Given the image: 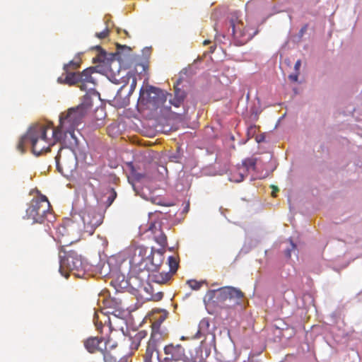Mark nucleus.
Wrapping results in <instances>:
<instances>
[{"instance_id": "38", "label": "nucleus", "mask_w": 362, "mask_h": 362, "mask_svg": "<svg viewBox=\"0 0 362 362\" xmlns=\"http://www.w3.org/2000/svg\"><path fill=\"white\" fill-rule=\"evenodd\" d=\"M160 298H162V296H163V294H162V293H160Z\"/></svg>"}, {"instance_id": "3", "label": "nucleus", "mask_w": 362, "mask_h": 362, "mask_svg": "<svg viewBox=\"0 0 362 362\" xmlns=\"http://www.w3.org/2000/svg\"><path fill=\"white\" fill-rule=\"evenodd\" d=\"M156 346L155 334L152 333L147 344L144 362H190L185 348L180 344L172 343L165 346L163 351L165 356L163 360L160 359Z\"/></svg>"}, {"instance_id": "12", "label": "nucleus", "mask_w": 362, "mask_h": 362, "mask_svg": "<svg viewBox=\"0 0 362 362\" xmlns=\"http://www.w3.org/2000/svg\"><path fill=\"white\" fill-rule=\"evenodd\" d=\"M105 342L103 337H90L83 341V345L90 354H95L103 351Z\"/></svg>"}, {"instance_id": "21", "label": "nucleus", "mask_w": 362, "mask_h": 362, "mask_svg": "<svg viewBox=\"0 0 362 362\" xmlns=\"http://www.w3.org/2000/svg\"><path fill=\"white\" fill-rule=\"evenodd\" d=\"M246 176H247V174L242 170L240 166H238L236 170L231 173L230 180L235 182H242Z\"/></svg>"}, {"instance_id": "18", "label": "nucleus", "mask_w": 362, "mask_h": 362, "mask_svg": "<svg viewBox=\"0 0 362 362\" xmlns=\"http://www.w3.org/2000/svg\"><path fill=\"white\" fill-rule=\"evenodd\" d=\"M186 97L185 92L177 88H175V94L173 99H170V103L176 107H180Z\"/></svg>"}, {"instance_id": "9", "label": "nucleus", "mask_w": 362, "mask_h": 362, "mask_svg": "<svg viewBox=\"0 0 362 362\" xmlns=\"http://www.w3.org/2000/svg\"><path fill=\"white\" fill-rule=\"evenodd\" d=\"M90 106L82 103L75 107L69 108L66 112H62L59 116V124L61 128L66 129H76L81 124L83 118L87 115Z\"/></svg>"}, {"instance_id": "33", "label": "nucleus", "mask_w": 362, "mask_h": 362, "mask_svg": "<svg viewBox=\"0 0 362 362\" xmlns=\"http://www.w3.org/2000/svg\"><path fill=\"white\" fill-rule=\"evenodd\" d=\"M132 175L136 180H141L143 177H144V175L141 174V173H138L135 171V170L134 168L132 169Z\"/></svg>"}, {"instance_id": "8", "label": "nucleus", "mask_w": 362, "mask_h": 362, "mask_svg": "<svg viewBox=\"0 0 362 362\" xmlns=\"http://www.w3.org/2000/svg\"><path fill=\"white\" fill-rule=\"evenodd\" d=\"M74 132L75 129L61 128L60 125H58L56 128L53 127L52 139L54 142H60L64 146V147L60 148L57 155L55 156L57 168L59 172L62 171L60 158L62 149L66 148L74 151L78 146V141Z\"/></svg>"}, {"instance_id": "26", "label": "nucleus", "mask_w": 362, "mask_h": 362, "mask_svg": "<svg viewBox=\"0 0 362 362\" xmlns=\"http://www.w3.org/2000/svg\"><path fill=\"white\" fill-rule=\"evenodd\" d=\"M95 49H96L98 51V54L95 58L93 59V60L98 62H104L106 59V52L101 48L100 46L95 47Z\"/></svg>"}, {"instance_id": "16", "label": "nucleus", "mask_w": 362, "mask_h": 362, "mask_svg": "<svg viewBox=\"0 0 362 362\" xmlns=\"http://www.w3.org/2000/svg\"><path fill=\"white\" fill-rule=\"evenodd\" d=\"M110 341L107 339L105 342L104 348L100 352L103 356L104 362H117V356L112 353V350L117 347L116 344L110 345Z\"/></svg>"}, {"instance_id": "28", "label": "nucleus", "mask_w": 362, "mask_h": 362, "mask_svg": "<svg viewBox=\"0 0 362 362\" xmlns=\"http://www.w3.org/2000/svg\"><path fill=\"white\" fill-rule=\"evenodd\" d=\"M187 284L192 289L199 290L201 288L202 283L197 281L196 280L192 279V280L187 281Z\"/></svg>"}, {"instance_id": "7", "label": "nucleus", "mask_w": 362, "mask_h": 362, "mask_svg": "<svg viewBox=\"0 0 362 362\" xmlns=\"http://www.w3.org/2000/svg\"><path fill=\"white\" fill-rule=\"evenodd\" d=\"M74 132L75 129L61 128L60 125H58L56 128L53 127L52 139L54 142H60L64 146V147L60 148L57 155L55 156L57 168L59 172L62 171L60 158L62 149L66 148L74 151L78 146V141Z\"/></svg>"}, {"instance_id": "37", "label": "nucleus", "mask_w": 362, "mask_h": 362, "mask_svg": "<svg viewBox=\"0 0 362 362\" xmlns=\"http://www.w3.org/2000/svg\"><path fill=\"white\" fill-rule=\"evenodd\" d=\"M209 43H210V41L208 40H204V42H203L204 45H208Z\"/></svg>"}, {"instance_id": "35", "label": "nucleus", "mask_w": 362, "mask_h": 362, "mask_svg": "<svg viewBox=\"0 0 362 362\" xmlns=\"http://www.w3.org/2000/svg\"><path fill=\"white\" fill-rule=\"evenodd\" d=\"M290 79H291L293 81H297L298 78V74H291L289 76Z\"/></svg>"}, {"instance_id": "17", "label": "nucleus", "mask_w": 362, "mask_h": 362, "mask_svg": "<svg viewBox=\"0 0 362 362\" xmlns=\"http://www.w3.org/2000/svg\"><path fill=\"white\" fill-rule=\"evenodd\" d=\"M209 321L208 319H202L199 324L197 332H196L194 338V339H200L202 337H205L209 333Z\"/></svg>"}, {"instance_id": "14", "label": "nucleus", "mask_w": 362, "mask_h": 362, "mask_svg": "<svg viewBox=\"0 0 362 362\" xmlns=\"http://www.w3.org/2000/svg\"><path fill=\"white\" fill-rule=\"evenodd\" d=\"M172 276L171 273L164 270L160 271V269L152 271L149 276L151 281L158 284H167L171 279Z\"/></svg>"}, {"instance_id": "30", "label": "nucleus", "mask_w": 362, "mask_h": 362, "mask_svg": "<svg viewBox=\"0 0 362 362\" xmlns=\"http://www.w3.org/2000/svg\"><path fill=\"white\" fill-rule=\"evenodd\" d=\"M109 35V30L108 28H106L105 30H103L100 33H96L95 36L100 39H104L107 37Z\"/></svg>"}, {"instance_id": "22", "label": "nucleus", "mask_w": 362, "mask_h": 362, "mask_svg": "<svg viewBox=\"0 0 362 362\" xmlns=\"http://www.w3.org/2000/svg\"><path fill=\"white\" fill-rule=\"evenodd\" d=\"M81 63V59L80 58H77L70 61L68 64L64 65L63 69L64 71H70L78 69Z\"/></svg>"}, {"instance_id": "32", "label": "nucleus", "mask_w": 362, "mask_h": 362, "mask_svg": "<svg viewBox=\"0 0 362 362\" xmlns=\"http://www.w3.org/2000/svg\"><path fill=\"white\" fill-rule=\"evenodd\" d=\"M136 86V78L135 77L132 78V81L130 85V90L129 92V95L132 94V93L134 91Z\"/></svg>"}, {"instance_id": "10", "label": "nucleus", "mask_w": 362, "mask_h": 362, "mask_svg": "<svg viewBox=\"0 0 362 362\" xmlns=\"http://www.w3.org/2000/svg\"><path fill=\"white\" fill-rule=\"evenodd\" d=\"M163 96L164 94L160 88L149 86L145 89L141 88L138 101L142 105H147L149 103L157 105L160 100L163 102Z\"/></svg>"}, {"instance_id": "11", "label": "nucleus", "mask_w": 362, "mask_h": 362, "mask_svg": "<svg viewBox=\"0 0 362 362\" xmlns=\"http://www.w3.org/2000/svg\"><path fill=\"white\" fill-rule=\"evenodd\" d=\"M148 231H150L154 240L160 246L164 247L167 244V237L161 229L160 221H151L148 223Z\"/></svg>"}, {"instance_id": "13", "label": "nucleus", "mask_w": 362, "mask_h": 362, "mask_svg": "<svg viewBox=\"0 0 362 362\" xmlns=\"http://www.w3.org/2000/svg\"><path fill=\"white\" fill-rule=\"evenodd\" d=\"M93 68L90 67L80 72V84L78 87L82 90L93 89L95 86L94 78L92 76Z\"/></svg>"}, {"instance_id": "31", "label": "nucleus", "mask_w": 362, "mask_h": 362, "mask_svg": "<svg viewBox=\"0 0 362 362\" xmlns=\"http://www.w3.org/2000/svg\"><path fill=\"white\" fill-rule=\"evenodd\" d=\"M291 248L287 249L285 251V255L287 258H290L291 256V251L295 250L296 249V245L292 241L291 242Z\"/></svg>"}, {"instance_id": "5", "label": "nucleus", "mask_w": 362, "mask_h": 362, "mask_svg": "<svg viewBox=\"0 0 362 362\" xmlns=\"http://www.w3.org/2000/svg\"><path fill=\"white\" fill-rule=\"evenodd\" d=\"M23 218L30 223H43L45 220L52 221L54 216L47 198L44 195L34 197L30 202Z\"/></svg>"}, {"instance_id": "4", "label": "nucleus", "mask_w": 362, "mask_h": 362, "mask_svg": "<svg viewBox=\"0 0 362 362\" xmlns=\"http://www.w3.org/2000/svg\"><path fill=\"white\" fill-rule=\"evenodd\" d=\"M62 248L59 251V272L65 278H68L69 274H73L75 276L80 277L81 273L83 274L85 269V263L81 255L76 251L70 250H66L62 243Z\"/></svg>"}, {"instance_id": "23", "label": "nucleus", "mask_w": 362, "mask_h": 362, "mask_svg": "<svg viewBox=\"0 0 362 362\" xmlns=\"http://www.w3.org/2000/svg\"><path fill=\"white\" fill-rule=\"evenodd\" d=\"M163 259V255L161 253H157L156 255H153L151 258L152 265L154 267L152 271L158 270L160 268V264Z\"/></svg>"}, {"instance_id": "20", "label": "nucleus", "mask_w": 362, "mask_h": 362, "mask_svg": "<svg viewBox=\"0 0 362 362\" xmlns=\"http://www.w3.org/2000/svg\"><path fill=\"white\" fill-rule=\"evenodd\" d=\"M257 159L255 158H247L245 159L242 163L240 168L242 170L248 174L250 170H255Z\"/></svg>"}, {"instance_id": "36", "label": "nucleus", "mask_w": 362, "mask_h": 362, "mask_svg": "<svg viewBox=\"0 0 362 362\" xmlns=\"http://www.w3.org/2000/svg\"><path fill=\"white\" fill-rule=\"evenodd\" d=\"M272 188H273V191H272V194L273 197H275L276 196L275 194H276V192L279 191V188L277 187H275V186H272Z\"/></svg>"}, {"instance_id": "2", "label": "nucleus", "mask_w": 362, "mask_h": 362, "mask_svg": "<svg viewBox=\"0 0 362 362\" xmlns=\"http://www.w3.org/2000/svg\"><path fill=\"white\" fill-rule=\"evenodd\" d=\"M52 124H37L30 127L26 134L19 140L17 149L21 153L25 152V146H31L32 151L36 156L50 151V147L55 143L47 135L48 131L52 133Z\"/></svg>"}, {"instance_id": "34", "label": "nucleus", "mask_w": 362, "mask_h": 362, "mask_svg": "<svg viewBox=\"0 0 362 362\" xmlns=\"http://www.w3.org/2000/svg\"><path fill=\"white\" fill-rule=\"evenodd\" d=\"M300 65H301V62L300 60H298L296 64H295V66H294V69L296 71H298L300 67Z\"/></svg>"}, {"instance_id": "1", "label": "nucleus", "mask_w": 362, "mask_h": 362, "mask_svg": "<svg viewBox=\"0 0 362 362\" xmlns=\"http://www.w3.org/2000/svg\"><path fill=\"white\" fill-rule=\"evenodd\" d=\"M81 218L83 224V230L79 228L78 224L75 222L69 223L59 228L58 233L61 235L59 240L64 243V246H69L79 241L85 234L93 235L96 228L103 222L102 215L91 208L83 212Z\"/></svg>"}, {"instance_id": "19", "label": "nucleus", "mask_w": 362, "mask_h": 362, "mask_svg": "<svg viewBox=\"0 0 362 362\" xmlns=\"http://www.w3.org/2000/svg\"><path fill=\"white\" fill-rule=\"evenodd\" d=\"M147 336V332L145 330H141L138 332L132 338V341L130 345V348L134 350L138 349L140 346L141 341L146 338Z\"/></svg>"}, {"instance_id": "27", "label": "nucleus", "mask_w": 362, "mask_h": 362, "mask_svg": "<svg viewBox=\"0 0 362 362\" xmlns=\"http://www.w3.org/2000/svg\"><path fill=\"white\" fill-rule=\"evenodd\" d=\"M109 80L115 84H119L121 83V79L123 78V76H121V71H119L117 74L110 72L107 76Z\"/></svg>"}, {"instance_id": "25", "label": "nucleus", "mask_w": 362, "mask_h": 362, "mask_svg": "<svg viewBox=\"0 0 362 362\" xmlns=\"http://www.w3.org/2000/svg\"><path fill=\"white\" fill-rule=\"evenodd\" d=\"M243 25L241 23H238L235 24L233 21L231 22L232 31L233 34L235 37H241L244 35V33L242 32L240 27Z\"/></svg>"}, {"instance_id": "24", "label": "nucleus", "mask_w": 362, "mask_h": 362, "mask_svg": "<svg viewBox=\"0 0 362 362\" xmlns=\"http://www.w3.org/2000/svg\"><path fill=\"white\" fill-rule=\"evenodd\" d=\"M169 271L168 272L171 273L173 275L177 270L178 268V262L177 259L173 256H170L168 259Z\"/></svg>"}, {"instance_id": "15", "label": "nucleus", "mask_w": 362, "mask_h": 362, "mask_svg": "<svg viewBox=\"0 0 362 362\" xmlns=\"http://www.w3.org/2000/svg\"><path fill=\"white\" fill-rule=\"evenodd\" d=\"M81 78H80V72L70 71H64V74L59 77L58 81L61 83L69 85L77 84L78 86L80 84Z\"/></svg>"}, {"instance_id": "6", "label": "nucleus", "mask_w": 362, "mask_h": 362, "mask_svg": "<svg viewBox=\"0 0 362 362\" xmlns=\"http://www.w3.org/2000/svg\"><path fill=\"white\" fill-rule=\"evenodd\" d=\"M211 298L216 297L217 302L222 303L223 308H235L236 306L243 308L244 293L239 288L233 286H224L209 292Z\"/></svg>"}, {"instance_id": "29", "label": "nucleus", "mask_w": 362, "mask_h": 362, "mask_svg": "<svg viewBox=\"0 0 362 362\" xmlns=\"http://www.w3.org/2000/svg\"><path fill=\"white\" fill-rule=\"evenodd\" d=\"M116 197H117V193L115 191V189L112 188L110 189V195L108 196L107 199V203L108 206H110L112 204V202L115 199Z\"/></svg>"}]
</instances>
